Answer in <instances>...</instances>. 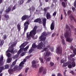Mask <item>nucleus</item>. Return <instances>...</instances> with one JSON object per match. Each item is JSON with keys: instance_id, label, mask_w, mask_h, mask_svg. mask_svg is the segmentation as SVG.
I'll use <instances>...</instances> for the list:
<instances>
[{"instance_id": "nucleus-1", "label": "nucleus", "mask_w": 76, "mask_h": 76, "mask_svg": "<svg viewBox=\"0 0 76 76\" xmlns=\"http://www.w3.org/2000/svg\"><path fill=\"white\" fill-rule=\"evenodd\" d=\"M37 26H35L32 31H31L29 34V32L27 33L26 35L27 38H34V36L36 34V30L37 29Z\"/></svg>"}, {"instance_id": "nucleus-2", "label": "nucleus", "mask_w": 76, "mask_h": 76, "mask_svg": "<svg viewBox=\"0 0 76 76\" xmlns=\"http://www.w3.org/2000/svg\"><path fill=\"white\" fill-rule=\"evenodd\" d=\"M66 31L64 34L65 37L66 38H69L70 37L71 31H70V28H69L68 25H66Z\"/></svg>"}, {"instance_id": "nucleus-3", "label": "nucleus", "mask_w": 76, "mask_h": 76, "mask_svg": "<svg viewBox=\"0 0 76 76\" xmlns=\"http://www.w3.org/2000/svg\"><path fill=\"white\" fill-rule=\"evenodd\" d=\"M43 71V75H45V74H46V73L47 72V69H44V67H43L41 66L39 69V73H41L42 71Z\"/></svg>"}, {"instance_id": "nucleus-4", "label": "nucleus", "mask_w": 76, "mask_h": 76, "mask_svg": "<svg viewBox=\"0 0 76 76\" xmlns=\"http://www.w3.org/2000/svg\"><path fill=\"white\" fill-rule=\"evenodd\" d=\"M56 53L57 54H61L62 53V48L60 47H58L57 49Z\"/></svg>"}, {"instance_id": "nucleus-5", "label": "nucleus", "mask_w": 76, "mask_h": 76, "mask_svg": "<svg viewBox=\"0 0 76 76\" xmlns=\"http://www.w3.org/2000/svg\"><path fill=\"white\" fill-rule=\"evenodd\" d=\"M25 43V42L23 43L20 46V48H21L19 50V51H18L17 53L18 54H20V53H21V51H22V50H23V48H21V47H23V45Z\"/></svg>"}, {"instance_id": "nucleus-6", "label": "nucleus", "mask_w": 76, "mask_h": 76, "mask_svg": "<svg viewBox=\"0 0 76 76\" xmlns=\"http://www.w3.org/2000/svg\"><path fill=\"white\" fill-rule=\"evenodd\" d=\"M29 17H30V16H28V15H23L22 17L21 18L22 21H23V20H26V19L29 18Z\"/></svg>"}, {"instance_id": "nucleus-7", "label": "nucleus", "mask_w": 76, "mask_h": 76, "mask_svg": "<svg viewBox=\"0 0 76 76\" xmlns=\"http://www.w3.org/2000/svg\"><path fill=\"white\" fill-rule=\"evenodd\" d=\"M29 25V23L28 22H26L24 24V31H26L28 29V26Z\"/></svg>"}, {"instance_id": "nucleus-8", "label": "nucleus", "mask_w": 76, "mask_h": 76, "mask_svg": "<svg viewBox=\"0 0 76 76\" xmlns=\"http://www.w3.org/2000/svg\"><path fill=\"white\" fill-rule=\"evenodd\" d=\"M46 35H47V33H46V32H44L42 33V35L39 37V38H45L44 37H45V36H46Z\"/></svg>"}, {"instance_id": "nucleus-9", "label": "nucleus", "mask_w": 76, "mask_h": 76, "mask_svg": "<svg viewBox=\"0 0 76 76\" xmlns=\"http://www.w3.org/2000/svg\"><path fill=\"white\" fill-rule=\"evenodd\" d=\"M13 71L14 72L15 71H16V70H20V69H19V68L18 67V66L17 65L15 66L14 68L12 69Z\"/></svg>"}, {"instance_id": "nucleus-10", "label": "nucleus", "mask_w": 76, "mask_h": 76, "mask_svg": "<svg viewBox=\"0 0 76 76\" xmlns=\"http://www.w3.org/2000/svg\"><path fill=\"white\" fill-rule=\"evenodd\" d=\"M24 64V63L23 62V61L21 62L20 63L19 65V69L21 70L24 66L23 65Z\"/></svg>"}, {"instance_id": "nucleus-11", "label": "nucleus", "mask_w": 76, "mask_h": 76, "mask_svg": "<svg viewBox=\"0 0 76 76\" xmlns=\"http://www.w3.org/2000/svg\"><path fill=\"white\" fill-rule=\"evenodd\" d=\"M3 56H1L0 58V66H1L3 65Z\"/></svg>"}, {"instance_id": "nucleus-12", "label": "nucleus", "mask_w": 76, "mask_h": 76, "mask_svg": "<svg viewBox=\"0 0 76 76\" xmlns=\"http://www.w3.org/2000/svg\"><path fill=\"white\" fill-rule=\"evenodd\" d=\"M43 43L42 42H41L39 44V45L37 46V49H41L42 48V45Z\"/></svg>"}, {"instance_id": "nucleus-13", "label": "nucleus", "mask_w": 76, "mask_h": 76, "mask_svg": "<svg viewBox=\"0 0 76 76\" xmlns=\"http://www.w3.org/2000/svg\"><path fill=\"white\" fill-rule=\"evenodd\" d=\"M34 22H38L39 23H42V21L41 20V19L39 18H38L35 20L34 21Z\"/></svg>"}, {"instance_id": "nucleus-14", "label": "nucleus", "mask_w": 76, "mask_h": 76, "mask_svg": "<svg viewBox=\"0 0 76 76\" xmlns=\"http://www.w3.org/2000/svg\"><path fill=\"white\" fill-rule=\"evenodd\" d=\"M46 20L45 18H44L43 19V22H42L43 25L45 28V24L46 23Z\"/></svg>"}, {"instance_id": "nucleus-15", "label": "nucleus", "mask_w": 76, "mask_h": 76, "mask_svg": "<svg viewBox=\"0 0 76 76\" xmlns=\"http://www.w3.org/2000/svg\"><path fill=\"white\" fill-rule=\"evenodd\" d=\"M46 17L47 19H50L51 17V15H50V14L48 12H47L46 15Z\"/></svg>"}, {"instance_id": "nucleus-16", "label": "nucleus", "mask_w": 76, "mask_h": 76, "mask_svg": "<svg viewBox=\"0 0 76 76\" xmlns=\"http://www.w3.org/2000/svg\"><path fill=\"white\" fill-rule=\"evenodd\" d=\"M50 29L51 30H53V29H54V22L52 23L50 26Z\"/></svg>"}, {"instance_id": "nucleus-17", "label": "nucleus", "mask_w": 76, "mask_h": 76, "mask_svg": "<svg viewBox=\"0 0 76 76\" xmlns=\"http://www.w3.org/2000/svg\"><path fill=\"white\" fill-rule=\"evenodd\" d=\"M8 73H9L10 75H12L13 73V71L12 69H9L8 70Z\"/></svg>"}, {"instance_id": "nucleus-18", "label": "nucleus", "mask_w": 76, "mask_h": 76, "mask_svg": "<svg viewBox=\"0 0 76 76\" xmlns=\"http://www.w3.org/2000/svg\"><path fill=\"white\" fill-rule=\"evenodd\" d=\"M75 56V54H71L70 56H68V59H70L71 58H73V57Z\"/></svg>"}, {"instance_id": "nucleus-19", "label": "nucleus", "mask_w": 76, "mask_h": 76, "mask_svg": "<svg viewBox=\"0 0 76 76\" xmlns=\"http://www.w3.org/2000/svg\"><path fill=\"white\" fill-rule=\"evenodd\" d=\"M32 9L31 8H30L29 9V10H30V13H31V12H33V11H34V10H35V7H34V6H32Z\"/></svg>"}, {"instance_id": "nucleus-20", "label": "nucleus", "mask_w": 76, "mask_h": 76, "mask_svg": "<svg viewBox=\"0 0 76 76\" xmlns=\"http://www.w3.org/2000/svg\"><path fill=\"white\" fill-rule=\"evenodd\" d=\"M36 43H33L32 45V47L31 48H33V49H34V48H36L37 47V46L36 45V44H35Z\"/></svg>"}, {"instance_id": "nucleus-21", "label": "nucleus", "mask_w": 76, "mask_h": 76, "mask_svg": "<svg viewBox=\"0 0 76 76\" xmlns=\"http://www.w3.org/2000/svg\"><path fill=\"white\" fill-rule=\"evenodd\" d=\"M11 9H12V7L10 6L9 7H8V9L6 10V12H7V13H8V12H10V11L11 10Z\"/></svg>"}, {"instance_id": "nucleus-22", "label": "nucleus", "mask_w": 76, "mask_h": 76, "mask_svg": "<svg viewBox=\"0 0 76 76\" xmlns=\"http://www.w3.org/2000/svg\"><path fill=\"white\" fill-rule=\"evenodd\" d=\"M4 40L2 39L1 40L0 42V46H2V45H3V44H4Z\"/></svg>"}, {"instance_id": "nucleus-23", "label": "nucleus", "mask_w": 76, "mask_h": 76, "mask_svg": "<svg viewBox=\"0 0 76 76\" xmlns=\"http://www.w3.org/2000/svg\"><path fill=\"white\" fill-rule=\"evenodd\" d=\"M70 39V38H66V41L67 42H70L71 41H72V40L73 39Z\"/></svg>"}, {"instance_id": "nucleus-24", "label": "nucleus", "mask_w": 76, "mask_h": 76, "mask_svg": "<svg viewBox=\"0 0 76 76\" xmlns=\"http://www.w3.org/2000/svg\"><path fill=\"white\" fill-rule=\"evenodd\" d=\"M71 65L73 67H75L76 66V63L75 62H72L71 63Z\"/></svg>"}, {"instance_id": "nucleus-25", "label": "nucleus", "mask_w": 76, "mask_h": 76, "mask_svg": "<svg viewBox=\"0 0 76 76\" xmlns=\"http://www.w3.org/2000/svg\"><path fill=\"white\" fill-rule=\"evenodd\" d=\"M62 5L63 7H66V6L67 5V4L66 3H65L64 2H62Z\"/></svg>"}, {"instance_id": "nucleus-26", "label": "nucleus", "mask_w": 76, "mask_h": 76, "mask_svg": "<svg viewBox=\"0 0 76 76\" xmlns=\"http://www.w3.org/2000/svg\"><path fill=\"white\" fill-rule=\"evenodd\" d=\"M24 2L23 0H20L18 1V4H22Z\"/></svg>"}, {"instance_id": "nucleus-27", "label": "nucleus", "mask_w": 76, "mask_h": 76, "mask_svg": "<svg viewBox=\"0 0 76 76\" xmlns=\"http://www.w3.org/2000/svg\"><path fill=\"white\" fill-rule=\"evenodd\" d=\"M29 46L28 45L27 46H26V48H23V51H27L28 50V49L29 48Z\"/></svg>"}, {"instance_id": "nucleus-28", "label": "nucleus", "mask_w": 76, "mask_h": 76, "mask_svg": "<svg viewBox=\"0 0 76 76\" xmlns=\"http://www.w3.org/2000/svg\"><path fill=\"white\" fill-rule=\"evenodd\" d=\"M32 51H34V49H33V48H31V49L29 50L28 51L29 54H31V53L32 52Z\"/></svg>"}, {"instance_id": "nucleus-29", "label": "nucleus", "mask_w": 76, "mask_h": 76, "mask_svg": "<svg viewBox=\"0 0 76 76\" xmlns=\"http://www.w3.org/2000/svg\"><path fill=\"white\" fill-rule=\"evenodd\" d=\"M17 28L19 31H20V25L18 24L17 25Z\"/></svg>"}, {"instance_id": "nucleus-30", "label": "nucleus", "mask_w": 76, "mask_h": 76, "mask_svg": "<svg viewBox=\"0 0 76 76\" xmlns=\"http://www.w3.org/2000/svg\"><path fill=\"white\" fill-rule=\"evenodd\" d=\"M65 62H66V60H64V58H63L61 60V64H62V63H64Z\"/></svg>"}, {"instance_id": "nucleus-31", "label": "nucleus", "mask_w": 76, "mask_h": 76, "mask_svg": "<svg viewBox=\"0 0 76 76\" xmlns=\"http://www.w3.org/2000/svg\"><path fill=\"white\" fill-rule=\"evenodd\" d=\"M72 65L71 64H69L68 65V67L69 68V69H72Z\"/></svg>"}, {"instance_id": "nucleus-32", "label": "nucleus", "mask_w": 76, "mask_h": 76, "mask_svg": "<svg viewBox=\"0 0 76 76\" xmlns=\"http://www.w3.org/2000/svg\"><path fill=\"white\" fill-rule=\"evenodd\" d=\"M61 42L63 44V45H66V43L65 42V41L64 39H62L61 40Z\"/></svg>"}, {"instance_id": "nucleus-33", "label": "nucleus", "mask_w": 76, "mask_h": 76, "mask_svg": "<svg viewBox=\"0 0 76 76\" xmlns=\"http://www.w3.org/2000/svg\"><path fill=\"white\" fill-rule=\"evenodd\" d=\"M50 55V52H46V56H47L48 57V56H49Z\"/></svg>"}, {"instance_id": "nucleus-34", "label": "nucleus", "mask_w": 76, "mask_h": 76, "mask_svg": "<svg viewBox=\"0 0 76 76\" xmlns=\"http://www.w3.org/2000/svg\"><path fill=\"white\" fill-rule=\"evenodd\" d=\"M17 59H16V60H15V61L12 63V65L13 66H15V65L16 64V62L17 61Z\"/></svg>"}, {"instance_id": "nucleus-35", "label": "nucleus", "mask_w": 76, "mask_h": 76, "mask_svg": "<svg viewBox=\"0 0 76 76\" xmlns=\"http://www.w3.org/2000/svg\"><path fill=\"white\" fill-rule=\"evenodd\" d=\"M9 65H5L4 69H9Z\"/></svg>"}, {"instance_id": "nucleus-36", "label": "nucleus", "mask_w": 76, "mask_h": 76, "mask_svg": "<svg viewBox=\"0 0 76 76\" xmlns=\"http://www.w3.org/2000/svg\"><path fill=\"white\" fill-rule=\"evenodd\" d=\"M12 61V58H8V59L7 61V63H10L11 61Z\"/></svg>"}, {"instance_id": "nucleus-37", "label": "nucleus", "mask_w": 76, "mask_h": 76, "mask_svg": "<svg viewBox=\"0 0 76 76\" xmlns=\"http://www.w3.org/2000/svg\"><path fill=\"white\" fill-rule=\"evenodd\" d=\"M50 51L51 52H53V51H54V48H53V47H50Z\"/></svg>"}, {"instance_id": "nucleus-38", "label": "nucleus", "mask_w": 76, "mask_h": 76, "mask_svg": "<svg viewBox=\"0 0 76 76\" xmlns=\"http://www.w3.org/2000/svg\"><path fill=\"white\" fill-rule=\"evenodd\" d=\"M69 60H71V61H72V62H75V58H71L70 59H69Z\"/></svg>"}, {"instance_id": "nucleus-39", "label": "nucleus", "mask_w": 76, "mask_h": 76, "mask_svg": "<svg viewBox=\"0 0 76 76\" xmlns=\"http://www.w3.org/2000/svg\"><path fill=\"white\" fill-rule=\"evenodd\" d=\"M19 57V55H16L15 56H14L13 57L14 58H18V57Z\"/></svg>"}, {"instance_id": "nucleus-40", "label": "nucleus", "mask_w": 76, "mask_h": 76, "mask_svg": "<svg viewBox=\"0 0 76 76\" xmlns=\"http://www.w3.org/2000/svg\"><path fill=\"white\" fill-rule=\"evenodd\" d=\"M43 50L45 51H48V49L47 48H44Z\"/></svg>"}, {"instance_id": "nucleus-41", "label": "nucleus", "mask_w": 76, "mask_h": 76, "mask_svg": "<svg viewBox=\"0 0 76 76\" xmlns=\"http://www.w3.org/2000/svg\"><path fill=\"white\" fill-rule=\"evenodd\" d=\"M54 64L52 62H50V65L51 66H53L54 65Z\"/></svg>"}, {"instance_id": "nucleus-42", "label": "nucleus", "mask_w": 76, "mask_h": 76, "mask_svg": "<svg viewBox=\"0 0 76 76\" xmlns=\"http://www.w3.org/2000/svg\"><path fill=\"white\" fill-rule=\"evenodd\" d=\"M71 13H72V12L70 10H69L67 12V14L68 15H70V14H71Z\"/></svg>"}, {"instance_id": "nucleus-43", "label": "nucleus", "mask_w": 76, "mask_h": 76, "mask_svg": "<svg viewBox=\"0 0 76 76\" xmlns=\"http://www.w3.org/2000/svg\"><path fill=\"white\" fill-rule=\"evenodd\" d=\"M73 51V53L75 54H76V49L75 48L74 49Z\"/></svg>"}, {"instance_id": "nucleus-44", "label": "nucleus", "mask_w": 76, "mask_h": 76, "mask_svg": "<svg viewBox=\"0 0 76 76\" xmlns=\"http://www.w3.org/2000/svg\"><path fill=\"white\" fill-rule=\"evenodd\" d=\"M4 17L6 18H7V19H9V15H5Z\"/></svg>"}, {"instance_id": "nucleus-45", "label": "nucleus", "mask_w": 76, "mask_h": 76, "mask_svg": "<svg viewBox=\"0 0 76 76\" xmlns=\"http://www.w3.org/2000/svg\"><path fill=\"white\" fill-rule=\"evenodd\" d=\"M51 60V57H50L49 58H48L46 59V61H49L50 60Z\"/></svg>"}, {"instance_id": "nucleus-46", "label": "nucleus", "mask_w": 76, "mask_h": 76, "mask_svg": "<svg viewBox=\"0 0 76 76\" xmlns=\"http://www.w3.org/2000/svg\"><path fill=\"white\" fill-rule=\"evenodd\" d=\"M36 62L35 61H33L32 62V65L35 64H36Z\"/></svg>"}, {"instance_id": "nucleus-47", "label": "nucleus", "mask_w": 76, "mask_h": 76, "mask_svg": "<svg viewBox=\"0 0 76 76\" xmlns=\"http://www.w3.org/2000/svg\"><path fill=\"white\" fill-rule=\"evenodd\" d=\"M16 45V44L15 43H14L13 44H12L11 45V47H15V45Z\"/></svg>"}, {"instance_id": "nucleus-48", "label": "nucleus", "mask_w": 76, "mask_h": 76, "mask_svg": "<svg viewBox=\"0 0 76 76\" xmlns=\"http://www.w3.org/2000/svg\"><path fill=\"white\" fill-rule=\"evenodd\" d=\"M39 60H40L41 63H44V61H43V59L42 58H40Z\"/></svg>"}, {"instance_id": "nucleus-49", "label": "nucleus", "mask_w": 76, "mask_h": 76, "mask_svg": "<svg viewBox=\"0 0 76 76\" xmlns=\"http://www.w3.org/2000/svg\"><path fill=\"white\" fill-rule=\"evenodd\" d=\"M32 67H34V68H37V66H36V64H33L32 65Z\"/></svg>"}, {"instance_id": "nucleus-50", "label": "nucleus", "mask_w": 76, "mask_h": 76, "mask_svg": "<svg viewBox=\"0 0 76 76\" xmlns=\"http://www.w3.org/2000/svg\"><path fill=\"white\" fill-rule=\"evenodd\" d=\"M28 70H29V68H26V69L25 70V73H27Z\"/></svg>"}, {"instance_id": "nucleus-51", "label": "nucleus", "mask_w": 76, "mask_h": 76, "mask_svg": "<svg viewBox=\"0 0 76 76\" xmlns=\"http://www.w3.org/2000/svg\"><path fill=\"white\" fill-rule=\"evenodd\" d=\"M64 15L65 16H67V14L66 13V10H64Z\"/></svg>"}, {"instance_id": "nucleus-52", "label": "nucleus", "mask_w": 76, "mask_h": 76, "mask_svg": "<svg viewBox=\"0 0 76 76\" xmlns=\"http://www.w3.org/2000/svg\"><path fill=\"white\" fill-rule=\"evenodd\" d=\"M44 10L45 12L44 14H45V12L47 11V8H44Z\"/></svg>"}, {"instance_id": "nucleus-53", "label": "nucleus", "mask_w": 76, "mask_h": 76, "mask_svg": "<svg viewBox=\"0 0 76 76\" xmlns=\"http://www.w3.org/2000/svg\"><path fill=\"white\" fill-rule=\"evenodd\" d=\"M70 73H71L72 75H75V72H73V71H71V72H70Z\"/></svg>"}, {"instance_id": "nucleus-54", "label": "nucleus", "mask_w": 76, "mask_h": 76, "mask_svg": "<svg viewBox=\"0 0 76 76\" xmlns=\"http://www.w3.org/2000/svg\"><path fill=\"white\" fill-rule=\"evenodd\" d=\"M11 54L10 53H8L7 54V56L8 57H10Z\"/></svg>"}, {"instance_id": "nucleus-55", "label": "nucleus", "mask_w": 76, "mask_h": 76, "mask_svg": "<svg viewBox=\"0 0 76 76\" xmlns=\"http://www.w3.org/2000/svg\"><path fill=\"white\" fill-rule=\"evenodd\" d=\"M15 9H16V6H14L12 9V11H13V10H15Z\"/></svg>"}, {"instance_id": "nucleus-56", "label": "nucleus", "mask_w": 76, "mask_h": 76, "mask_svg": "<svg viewBox=\"0 0 76 76\" xmlns=\"http://www.w3.org/2000/svg\"><path fill=\"white\" fill-rule=\"evenodd\" d=\"M0 69L3 71V70L4 69V67L3 66H1L0 67Z\"/></svg>"}, {"instance_id": "nucleus-57", "label": "nucleus", "mask_w": 76, "mask_h": 76, "mask_svg": "<svg viewBox=\"0 0 76 76\" xmlns=\"http://www.w3.org/2000/svg\"><path fill=\"white\" fill-rule=\"evenodd\" d=\"M57 76H62V74L59 73L58 74Z\"/></svg>"}, {"instance_id": "nucleus-58", "label": "nucleus", "mask_w": 76, "mask_h": 76, "mask_svg": "<svg viewBox=\"0 0 76 76\" xmlns=\"http://www.w3.org/2000/svg\"><path fill=\"white\" fill-rule=\"evenodd\" d=\"M10 52L11 53H13V49H11L10 50Z\"/></svg>"}, {"instance_id": "nucleus-59", "label": "nucleus", "mask_w": 76, "mask_h": 76, "mask_svg": "<svg viewBox=\"0 0 76 76\" xmlns=\"http://www.w3.org/2000/svg\"><path fill=\"white\" fill-rule=\"evenodd\" d=\"M67 66V64H63L62 67H66V66Z\"/></svg>"}, {"instance_id": "nucleus-60", "label": "nucleus", "mask_w": 76, "mask_h": 76, "mask_svg": "<svg viewBox=\"0 0 76 76\" xmlns=\"http://www.w3.org/2000/svg\"><path fill=\"white\" fill-rule=\"evenodd\" d=\"M74 5L75 7L76 8V1H75L74 2Z\"/></svg>"}, {"instance_id": "nucleus-61", "label": "nucleus", "mask_w": 76, "mask_h": 76, "mask_svg": "<svg viewBox=\"0 0 76 76\" xmlns=\"http://www.w3.org/2000/svg\"><path fill=\"white\" fill-rule=\"evenodd\" d=\"M55 35H56V33H53V34H52V37H54V36H55Z\"/></svg>"}, {"instance_id": "nucleus-62", "label": "nucleus", "mask_w": 76, "mask_h": 76, "mask_svg": "<svg viewBox=\"0 0 76 76\" xmlns=\"http://www.w3.org/2000/svg\"><path fill=\"white\" fill-rule=\"evenodd\" d=\"M45 39H46V38H42L41 39V41H45Z\"/></svg>"}, {"instance_id": "nucleus-63", "label": "nucleus", "mask_w": 76, "mask_h": 76, "mask_svg": "<svg viewBox=\"0 0 76 76\" xmlns=\"http://www.w3.org/2000/svg\"><path fill=\"white\" fill-rule=\"evenodd\" d=\"M56 12H55L53 13V16H56Z\"/></svg>"}, {"instance_id": "nucleus-64", "label": "nucleus", "mask_w": 76, "mask_h": 76, "mask_svg": "<svg viewBox=\"0 0 76 76\" xmlns=\"http://www.w3.org/2000/svg\"><path fill=\"white\" fill-rule=\"evenodd\" d=\"M24 55H25V53H22L21 54V56H22H22H24Z\"/></svg>"}]
</instances>
